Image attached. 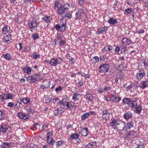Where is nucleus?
<instances>
[{"label": "nucleus", "mask_w": 148, "mask_h": 148, "mask_svg": "<svg viewBox=\"0 0 148 148\" xmlns=\"http://www.w3.org/2000/svg\"><path fill=\"white\" fill-rule=\"evenodd\" d=\"M145 75V73L144 71H140L139 73H136V77L137 79L140 80L143 78Z\"/></svg>", "instance_id": "nucleus-11"}, {"label": "nucleus", "mask_w": 148, "mask_h": 148, "mask_svg": "<svg viewBox=\"0 0 148 148\" xmlns=\"http://www.w3.org/2000/svg\"><path fill=\"white\" fill-rule=\"evenodd\" d=\"M125 126L123 127V129L121 130L122 131L126 132L128 129H130L131 128L134 127V123L132 121H129L126 124V125H125V123L123 122Z\"/></svg>", "instance_id": "nucleus-5"}, {"label": "nucleus", "mask_w": 148, "mask_h": 148, "mask_svg": "<svg viewBox=\"0 0 148 148\" xmlns=\"http://www.w3.org/2000/svg\"><path fill=\"white\" fill-rule=\"evenodd\" d=\"M8 31V26L7 25H5L2 29V33L5 34H7Z\"/></svg>", "instance_id": "nucleus-35"}, {"label": "nucleus", "mask_w": 148, "mask_h": 148, "mask_svg": "<svg viewBox=\"0 0 148 148\" xmlns=\"http://www.w3.org/2000/svg\"><path fill=\"white\" fill-rule=\"evenodd\" d=\"M31 70L32 69L30 67L27 66L25 68L23 69L24 72L29 74L31 73Z\"/></svg>", "instance_id": "nucleus-30"}, {"label": "nucleus", "mask_w": 148, "mask_h": 148, "mask_svg": "<svg viewBox=\"0 0 148 148\" xmlns=\"http://www.w3.org/2000/svg\"><path fill=\"white\" fill-rule=\"evenodd\" d=\"M142 63L145 66H148V62L146 61L144 59H143L142 60Z\"/></svg>", "instance_id": "nucleus-52"}, {"label": "nucleus", "mask_w": 148, "mask_h": 148, "mask_svg": "<svg viewBox=\"0 0 148 148\" xmlns=\"http://www.w3.org/2000/svg\"><path fill=\"white\" fill-rule=\"evenodd\" d=\"M70 6L69 4L68 3L63 5L57 2L55 3L54 9L58 15L62 17L66 11L69 9Z\"/></svg>", "instance_id": "nucleus-1"}, {"label": "nucleus", "mask_w": 148, "mask_h": 148, "mask_svg": "<svg viewBox=\"0 0 148 148\" xmlns=\"http://www.w3.org/2000/svg\"><path fill=\"white\" fill-rule=\"evenodd\" d=\"M111 88V87L109 86H105L104 91L106 92L110 90Z\"/></svg>", "instance_id": "nucleus-60"}, {"label": "nucleus", "mask_w": 148, "mask_h": 148, "mask_svg": "<svg viewBox=\"0 0 148 148\" xmlns=\"http://www.w3.org/2000/svg\"><path fill=\"white\" fill-rule=\"evenodd\" d=\"M132 9L131 8H128L125 10L124 14L125 15H128L132 12Z\"/></svg>", "instance_id": "nucleus-42"}, {"label": "nucleus", "mask_w": 148, "mask_h": 148, "mask_svg": "<svg viewBox=\"0 0 148 148\" xmlns=\"http://www.w3.org/2000/svg\"><path fill=\"white\" fill-rule=\"evenodd\" d=\"M18 116L21 119H23L24 114L22 112H19L18 114Z\"/></svg>", "instance_id": "nucleus-63"}, {"label": "nucleus", "mask_w": 148, "mask_h": 148, "mask_svg": "<svg viewBox=\"0 0 148 148\" xmlns=\"http://www.w3.org/2000/svg\"><path fill=\"white\" fill-rule=\"evenodd\" d=\"M82 95L77 92L74 93L72 97V99L75 101H78L81 98Z\"/></svg>", "instance_id": "nucleus-13"}, {"label": "nucleus", "mask_w": 148, "mask_h": 148, "mask_svg": "<svg viewBox=\"0 0 148 148\" xmlns=\"http://www.w3.org/2000/svg\"><path fill=\"white\" fill-rule=\"evenodd\" d=\"M12 39L11 35L8 34L3 37V40L4 42L8 43Z\"/></svg>", "instance_id": "nucleus-20"}, {"label": "nucleus", "mask_w": 148, "mask_h": 148, "mask_svg": "<svg viewBox=\"0 0 148 148\" xmlns=\"http://www.w3.org/2000/svg\"><path fill=\"white\" fill-rule=\"evenodd\" d=\"M66 23H63L60 26L61 27V28L63 30V31H64L65 29V26H66Z\"/></svg>", "instance_id": "nucleus-62"}, {"label": "nucleus", "mask_w": 148, "mask_h": 148, "mask_svg": "<svg viewBox=\"0 0 148 148\" xmlns=\"http://www.w3.org/2000/svg\"><path fill=\"white\" fill-rule=\"evenodd\" d=\"M53 132H49L48 133H47V138H52V136H53Z\"/></svg>", "instance_id": "nucleus-55"}, {"label": "nucleus", "mask_w": 148, "mask_h": 148, "mask_svg": "<svg viewBox=\"0 0 148 148\" xmlns=\"http://www.w3.org/2000/svg\"><path fill=\"white\" fill-rule=\"evenodd\" d=\"M117 77L120 78H123V75L121 72H119L117 74Z\"/></svg>", "instance_id": "nucleus-56"}, {"label": "nucleus", "mask_w": 148, "mask_h": 148, "mask_svg": "<svg viewBox=\"0 0 148 148\" xmlns=\"http://www.w3.org/2000/svg\"><path fill=\"white\" fill-rule=\"evenodd\" d=\"M89 116L88 112L84 114L81 116V119L82 120H85Z\"/></svg>", "instance_id": "nucleus-45"}, {"label": "nucleus", "mask_w": 148, "mask_h": 148, "mask_svg": "<svg viewBox=\"0 0 148 148\" xmlns=\"http://www.w3.org/2000/svg\"><path fill=\"white\" fill-rule=\"evenodd\" d=\"M8 106L10 108L13 107L14 106V103L13 102H10L8 103Z\"/></svg>", "instance_id": "nucleus-59"}, {"label": "nucleus", "mask_w": 148, "mask_h": 148, "mask_svg": "<svg viewBox=\"0 0 148 148\" xmlns=\"http://www.w3.org/2000/svg\"><path fill=\"white\" fill-rule=\"evenodd\" d=\"M48 127V124L47 123H45L44 124L42 127V129L41 130V132L43 131L44 130L46 129Z\"/></svg>", "instance_id": "nucleus-48"}, {"label": "nucleus", "mask_w": 148, "mask_h": 148, "mask_svg": "<svg viewBox=\"0 0 148 148\" xmlns=\"http://www.w3.org/2000/svg\"><path fill=\"white\" fill-rule=\"evenodd\" d=\"M136 32L138 33L139 34H140L143 33L144 32V31L143 29H139L138 30L136 31Z\"/></svg>", "instance_id": "nucleus-64"}, {"label": "nucleus", "mask_w": 148, "mask_h": 148, "mask_svg": "<svg viewBox=\"0 0 148 148\" xmlns=\"http://www.w3.org/2000/svg\"><path fill=\"white\" fill-rule=\"evenodd\" d=\"M91 61L94 63H97L99 61V58L97 56L93 57L91 59Z\"/></svg>", "instance_id": "nucleus-38"}, {"label": "nucleus", "mask_w": 148, "mask_h": 148, "mask_svg": "<svg viewBox=\"0 0 148 148\" xmlns=\"http://www.w3.org/2000/svg\"><path fill=\"white\" fill-rule=\"evenodd\" d=\"M64 141L63 140L58 141L56 142L57 147H59L63 144Z\"/></svg>", "instance_id": "nucleus-46"}, {"label": "nucleus", "mask_w": 148, "mask_h": 148, "mask_svg": "<svg viewBox=\"0 0 148 148\" xmlns=\"http://www.w3.org/2000/svg\"><path fill=\"white\" fill-rule=\"evenodd\" d=\"M68 103L69 106H70L69 108L72 107H74L75 108L77 106L76 104L74 102L69 101Z\"/></svg>", "instance_id": "nucleus-29"}, {"label": "nucleus", "mask_w": 148, "mask_h": 148, "mask_svg": "<svg viewBox=\"0 0 148 148\" xmlns=\"http://www.w3.org/2000/svg\"><path fill=\"white\" fill-rule=\"evenodd\" d=\"M40 55L39 54H37L36 53H34L32 56V58L36 60L38 58L40 57Z\"/></svg>", "instance_id": "nucleus-47"}, {"label": "nucleus", "mask_w": 148, "mask_h": 148, "mask_svg": "<svg viewBox=\"0 0 148 148\" xmlns=\"http://www.w3.org/2000/svg\"><path fill=\"white\" fill-rule=\"evenodd\" d=\"M32 37L33 39L36 40L39 38L38 34L34 33L32 35Z\"/></svg>", "instance_id": "nucleus-50"}, {"label": "nucleus", "mask_w": 148, "mask_h": 148, "mask_svg": "<svg viewBox=\"0 0 148 148\" xmlns=\"http://www.w3.org/2000/svg\"><path fill=\"white\" fill-rule=\"evenodd\" d=\"M62 62V60L61 58L58 57L56 58H51L49 62V64L52 66H55L60 64Z\"/></svg>", "instance_id": "nucleus-3"}, {"label": "nucleus", "mask_w": 148, "mask_h": 148, "mask_svg": "<svg viewBox=\"0 0 148 148\" xmlns=\"http://www.w3.org/2000/svg\"><path fill=\"white\" fill-rule=\"evenodd\" d=\"M40 125L38 123L35 124L34 126V128H35V129H39L40 128Z\"/></svg>", "instance_id": "nucleus-58"}, {"label": "nucleus", "mask_w": 148, "mask_h": 148, "mask_svg": "<svg viewBox=\"0 0 148 148\" xmlns=\"http://www.w3.org/2000/svg\"><path fill=\"white\" fill-rule=\"evenodd\" d=\"M121 98L120 97L119 95H116L114 98H112L111 99V101H114L115 102H119V101L121 100Z\"/></svg>", "instance_id": "nucleus-32"}, {"label": "nucleus", "mask_w": 148, "mask_h": 148, "mask_svg": "<svg viewBox=\"0 0 148 148\" xmlns=\"http://www.w3.org/2000/svg\"><path fill=\"white\" fill-rule=\"evenodd\" d=\"M109 93H110V94L111 95L110 97L111 98V99H112V98H114L116 95V93L115 92L112 91L109 92Z\"/></svg>", "instance_id": "nucleus-54"}, {"label": "nucleus", "mask_w": 148, "mask_h": 148, "mask_svg": "<svg viewBox=\"0 0 148 148\" xmlns=\"http://www.w3.org/2000/svg\"><path fill=\"white\" fill-rule=\"evenodd\" d=\"M9 126L7 125L4 124L1 126L0 128V132L2 133L3 134L6 133L8 129Z\"/></svg>", "instance_id": "nucleus-10"}, {"label": "nucleus", "mask_w": 148, "mask_h": 148, "mask_svg": "<svg viewBox=\"0 0 148 148\" xmlns=\"http://www.w3.org/2000/svg\"><path fill=\"white\" fill-rule=\"evenodd\" d=\"M84 13V10L82 9H79L78 10L77 12L75 14V19H79L81 18V15L82 13Z\"/></svg>", "instance_id": "nucleus-12"}, {"label": "nucleus", "mask_w": 148, "mask_h": 148, "mask_svg": "<svg viewBox=\"0 0 148 148\" xmlns=\"http://www.w3.org/2000/svg\"><path fill=\"white\" fill-rule=\"evenodd\" d=\"M132 43V42L130 39L125 38H123L122 41V45L126 46L127 45H130Z\"/></svg>", "instance_id": "nucleus-15"}, {"label": "nucleus", "mask_w": 148, "mask_h": 148, "mask_svg": "<svg viewBox=\"0 0 148 148\" xmlns=\"http://www.w3.org/2000/svg\"><path fill=\"white\" fill-rule=\"evenodd\" d=\"M5 117L4 112L0 110V120H2L4 119Z\"/></svg>", "instance_id": "nucleus-44"}, {"label": "nucleus", "mask_w": 148, "mask_h": 148, "mask_svg": "<svg viewBox=\"0 0 148 148\" xmlns=\"http://www.w3.org/2000/svg\"><path fill=\"white\" fill-rule=\"evenodd\" d=\"M2 57L7 60H11L12 58V56L8 53H6L5 54H3Z\"/></svg>", "instance_id": "nucleus-22"}, {"label": "nucleus", "mask_w": 148, "mask_h": 148, "mask_svg": "<svg viewBox=\"0 0 148 148\" xmlns=\"http://www.w3.org/2000/svg\"><path fill=\"white\" fill-rule=\"evenodd\" d=\"M42 19L43 20L46 22L49 23H50L51 20V18L50 16H47L42 17Z\"/></svg>", "instance_id": "nucleus-23"}, {"label": "nucleus", "mask_w": 148, "mask_h": 148, "mask_svg": "<svg viewBox=\"0 0 148 148\" xmlns=\"http://www.w3.org/2000/svg\"><path fill=\"white\" fill-rule=\"evenodd\" d=\"M53 102L54 103H58L59 104L62 103V101L57 98H54L53 100Z\"/></svg>", "instance_id": "nucleus-40"}, {"label": "nucleus", "mask_w": 148, "mask_h": 148, "mask_svg": "<svg viewBox=\"0 0 148 148\" xmlns=\"http://www.w3.org/2000/svg\"><path fill=\"white\" fill-rule=\"evenodd\" d=\"M126 46L121 45V51L122 53H124L126 51L127 48Z\"/></svg>", "instance_id": "nucleus-41"}, {"label": "nucleus", "mask_w": 148, "mask_h": 148, "mask_svg": "<svg viewBox=\"0 0 148 148\" xmlns=\"http://www.w3.org/2000/svg\"><path fill=\"white\" fill-rule=\"evenodd\" d=\"M136 133L135 131L132 130L130 131L125 136L126 138H134L135 137Z\"/></svg>", "instance_id": "nucleus-9"}, {"label": "nucleus", "mask_w": 148, "mask_h": 148, "mask_svg": "<svg viewBox=\"0 0 148 148\" xmlns=\"http://www.w3.org/2000/svg\"><path fill=\"white\" fill-rule=\"evenodd\" d=\"M108 30L107 27L106 28L102 27H100L98 29L97 33L98 34H103Z\"/></svg>", "instance_id": "nucleus-16"}, {"label": "nucleus", "mask_w": 148, "mask_h": 148, "mask_svg": "<svg viewBox=\"0 0 148 148\" xmlns=\"http://www.w3.org/2000/svg\"><path fill=\"white\" fill-rule=\"evenodd\" d=\"M123 116L125 119H128L132 117V114L131 112L128 111L124 114Z\"/></svg>", "instance_id": "nucleus-19"}, {"label": "nucleus", "mask_w": 148, "mask_h": 148, "mask_svg": "<svg viewBox=\"0 0 148 148\" xmlns=\"http://www.w3.org/2000/svg\"><path fill=\"white\" fill-rule=\"evenodd\" d=\"M62 102L61 105H62V106L65 108H66V109H69L70 106H69L68 102L66 101H64V100H62Z\"/></svg>", "instance_id": "nucleus-26"}, {"label": "nucleus", "mask_w": 148, "mask_h": 148, "mask_svg": "<svg viewBox=\"0 0 148 148\" xmlns=\"http://www.w3.org/2000/svg\"><path fill=\"white\" fill-rule=\"evenodd\" d=\"M117 69L119 71H120L121 72L123 70L125 71V70L124 69H123V66L122 64H121L119 65V66L117 68Z\"/></svg>", "instance_id": "nucleus-53"}, {"label": "nucleus", "mask_w": 148, "mask_h": 148, "mask_svg": "<svg viewBox=\"0 0 148 148\" xmlns=\"http://www.w3.org/2000/svg\"><path fill=\"white\" fill-rule=\"evenodd\" d=\"M139 86L140 88L142 89H144L148 87V80L143 81L141 82L139 84Z\"/></svg>", "instance_id": "nucleus-14"}, {"label": "nucleus", "mask_w": 148, "mask_h": 148, "mask_svg": "<svg viewBox=\"0 0 148 148\" xmlns=\"http://www.w3.org/2000/svg\"><path fill=\"white\" fill-rule=\"evenodd\" d=\"M79 135L76 133L72 134L69 136V139H75V140L77 138L79 137Z\"/></svg>", "instance_id": "nucleus-31"}, {"label": "nucleus", "mask_w": 148, "mask_h": 148, "mask_svg": "<svg viewBox=\"0 0 148 148\" xmlns=\"http://www.w3.org/2000/svg\"><path fill=\"white\" fill-rule=\"evenodd\" d=\"M4 95L5 100L12 99L14 97V95L13 94L10 93H8L7 94L4 93Z\"/></svg>", "instance_id": "nucleus-21"}, {"label": "nucleus", "mask_w": 148, "mask_h": 148, "mask_svg": "<svg viewBox=\"0 0 148 148\" xmlns=\"http://www.w3.org/2000/svg\"><path fill=\"white\" fill-rule=\"evenodd\" d=\"M11 143H3L0 147L2 148H8L10 145H12Z\"/></svg>", "instance_id": "nucleus-25"}, {"label": "nucleus", "mask_w": 148, "mask_h": 148, "mask_svg": "<svg viewBox=\"0 0 148 148\" xmlns=\"http://www.w3.org/2000/svg\"><path fill=\"white\" fill-rule=\"evenodd\" d=\"M23 103L25 104H27L29 103L30 99L29 97H23L22 100Z\"/></svg>", "instance_id": "nucleus-27"}, {"label": "nucleus", "mask_w": 148, "mask_h": 148, "mask_svg": "<svg viewBox=\"0 0 148 148\" xmlns=\"http://www.w3.org/2000/svg\"><path fill=\"white\" fill-rule=\"evenodd\" d=\"M5 95L4 93L0 95V102H2L3 101L5 100Z\"/></svg>", "instance_id": "nucleus-51"}, {"label": "nucleus", "mask_w": 148, "mask_h": 148, "mask_svg": "<svg viewBox=\"0 0 148 148\" xmlns=\"http://www.w3.org/2000/svg\"><path fill=\"white\" fill-rule=\"evenodd\" d=\"M40 75L36 73L28 76L27 78V82L29 83H33L36 81H39L40 80Z\"/></svg>", "instance_id": "nucleus-2"}, {"label": "nucleus", "mask_w": 148, "mask_h": 148, "mask_svg": "<svg viewBox=\"0 0 148 148\" xmlns=\"http://www.w3.org/2000/svg\"><path fill=\"white\" fill-rule=\"evenodd\" d=\"M102 112L103 114L102 118L103 120L105 121V123L108 120L110 117V113L108 110H102Z\"/></svg>", "instance_id": "nucleus-4"}, {"label": "nucleus", "mask_w": 148, "mask_h": 148, "mask_svg": "<svg viewBox=\"0 0 148 148\" xmlns=\"http://www.w3.org/2000/svg\"><path fill=\"white\" fill-rule=\"evenodd\" d=\"M117 19V18L113 17H109V19L107 22L110 25H114L118 24V21Z\"/></svg>", "instance_id": "nucleus-8"}, {"label": "nucleus", "mask_w": 148, "mask_h": 148, "mask_svg": "<svg viewBox=\"0 0 148 148\" xmlns=\"http://www.w3.org/2000/svg\"><path fill=\"white\" fill-rule=\"evenodd\" d=\"M29 27L30 28H34L37 26V22L35 21H31L29 23Z\"/></svg>", "instance_id": "nucleus-17"}, {"label": "nucleus", "mask_w": 148, "mask_h": 148, "mask_svg": "<svg viewBox=\"0 0 148 148\" xmlns=\"http://www.w3.org/2000/svg\"><path fill=\"white\" fill-rule=\"evenodd\" d=\"M109 66L107 64H104L99 66V71L100 73H105L108 70Z\"/></svg>", "instance_id": "nucleus-6"}, {"label": "nucleus", "mask_w": 148, "mask_h": 148, "mask_svg": "<svg viewBox=\"0 0 148 148\" xmlns=\"http://www.w3.org/2000/svg\"><path fill=\"white\" fill-rule=\"evenodd\" d=\"M59 114L63 113L64 111V109L62 107L56 108Z\"/></svg>", "instance_id": "nucleus-39"}, {"label": "nucleus", "mask_w": 148, "mask_h": 148, "mask_svg": "<svg viewBox=\"0 0 148 148\" xmlns=\"http://www.w3.org/2000/svg\"><path fill=\"white\" fill-rule=\"evenodd\" d=\"M51 98L49 97H46L45 99V103H50L51 102Z\"/></svg>", "instance_id": "nucleus-57"}, {"label": "nucleus", "mask_w": 148, "mask_h": 148, "mask_svg": "<svg viewBox=\"0 0 148 148\" xmlns=\"http://www.w3.org/2000/svg\"><path fill=\"white\" fill-rule=\"evenodd\" d=\"M65 43V41L62 40V39L60 40V42L59 43V45L60 46L64 45Z\"/></svg>", "instance_id": "nucleus-61"}, {"label": "nucleus", "mask_w": 148, "mask_h": 148, "mask_svg": "<svg viewBox=\"0 0 148 148\" xmlns=\"http://www.w3.org/2000/svg\"><path fill=\"white\" fill-rule=\"evenodd\" d=\"M128 105L131 108H134L137 105V102L136 101L132 100L130 99Z\"/></svg>", "instance_id": "nucleus-18"}, {"label": "nucleus", "mask_w": 148, "mask_h": 148, "mask_svg": "<svg viewBox=\"0 0 148 148\" xmlns=\"http://www.w3.org/2000/svg\"><path fill=\"white\" fill-rule=\"evenodd\" d=\"M86 99L88 101H89L91 102L93 99V97L92 95L90 94H87L85 96Z\"/></svg>", "instance_id": "nucleus-28"}, {"label": "nucleus", "mask_w": 148, "mask_h": 148, "mask_svg": "<svg viewBox=\"0 0 148 148\" xmlns=\"http://www.w3.org/2000/svg\"><path fill=\"white\" fill-rule=\"evenodd\" d=\"M88 129L87 128H83L81 131V134L84 136H86L88 135Z\"/></svg>", "instance_id": "nucleus-24"}, {"label": "nucleus", "mask_w": 148, "mask_h": 148, "mask_svg": "<svg viewBox=\"0 0 148 148\" xmlns=\"http://www.w3.org/2000/svg\"><path fill=\"white\" fill-rule=\"evenodd\" d=\"M120 123V121L119 120L113 119L110 122V125L112 129H117L116 125H119Z\"/></svg>", "instance_id": "nucleus-7"}, {"label": "nucleus", "mask_w": 148, "mask_h": 148, "mask_svg": "<svg viewBox=\"0 0 148 148\" xmlns=\"http://www.w3.org/2000/svg\"><path fill=\"white\" fill-rule=\"evenodd\" d=\"M72 11L67 12L65 14L64 17L67 18L69 19H70L72 17Z\"/></svg>", "instance_id": "nucleus-36"}, {"label": "nucleus", "mask_w": 148, "mask_h": 148, "mask_svg": "<svg viewBox=\"0 0 148 148\" xmlns=\"http://www.w3.org/2000/svg\"><path fill=\"white\" fill-rule=\"evenodd\" d=\"M120 50H121V47H120L118 45L116 46L114 49L115 54L116 55L119 54V51Z\"/></svg>", "instance_id": "nucleus-43"}, {"label": "nucleus", "mask_w": 148, "mask_h": 148, "mask_svg": "<svg viewBox=\"0 0 148 148\" xmlns=\"http://www.w3.org/2000/svg\"><path fill=\"white\" fill-rule=\"evenodd\" d=\"M112 47L110 45H108L106 46H105L104 47V49L106 51L108 52L112 50Z\"/></svg>", "instance_id": "nucleus-34"}, {"label": "nucleus", "mask_w": 148, "mask_h": 148, "mask_svg": "<svg viewBox=\"0 0 148 148\" xmlns=\"http://www.w3.org/2000/svg\"><path fill=\"white\" fill-rule=\"evenodd\" d=\"M130 99V98H125L123 99V102L125 103H127L128 104Z\"/></svg>", "instance_id": "nucleus-49"}, {"label": "nucleus", "mask_w": 148, "mask_h": 148, "mask_svg": "<svg viewBox=\"0 0 148 148\" xmlns=\"http://www.w3.org/2000/svg\"><path fill=\"white\" fill-rule=\"evenodd\" d=\"M136 109L135 112L137 114H139L141 112L142 110V108L140 105H139L136 107H135Z\"/></svg>", "instance_id": "nucleus-37"}, {"label": "nucleus", "mask_w": 148, "mask_h": 148, "mask_svg": "<svg viewBox=\"0 0 148 148\" xmlns=\"http://www.w3.org/2000/svg\"><path fill=\"white\" fill-rule=\"evenodd\" d=\"M47 143L49 145H53L55 142V140L53 139L52 138H47Z\"/></svg>", "instance_id": "nucleus-33"}]
</instances>
